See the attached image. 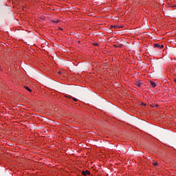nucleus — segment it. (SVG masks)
<instances>
[{
    "label": "nucleus",
    "instance_id": "obj_1",
    "mask_svg": "<svg viewBox=\"0 0 176 176\" xmlns=\"http://www.w3.org/2000/svg\"><path fill=\"white\" fill-rule=\"evenodd\" d=\"M82 175H90V172L89 170H85L82 172Z\"/></svg>",
    "mask_w": 176,
    "mask_h": 176
},
{
    "label": "nucleus",
    "instance_id": "obj_2",
    "mask_svg": "<svg viewBox=\"0 0 176 176\" xmlns=\"http://www.w3.org/2000/svg\"><path fill=\"white\" fill-rule=\"evenodd\" d=\"M152 87H156V82H153V81H151L150 82Z\"/></svg>",
    "mask_w": 176,
    "mask_h": 176
},
{
    "label": "nucleus",
    "instance_id": "obj_3",
    "mask_svg": "<svg viewBox=\"0 0 176 176\" xmlns=\"http://www.w3.org/2000/svg\"><path fill=\"white\" fill-rule=\"evenodd\" d=\"M154 47H158V48H160V44H159V43H155V44H154Z\"/></svg>",
    "mask_w": 176,
    "mask_h": 176
},
{
    "label": "nucleus",
    "instance_id": "obj_4",
    "mask_svg": "<svg viewBox=\"0 0 176 176\" xmlns=\"http://www.w3.org/2000/svg\"><path fill=\"white\" fill-rule=\"evenodd\" d=\"M136 86H138V87H141V82H137Z\"/></svg>",
    "mask_w": 176,
    "mask_h": 176
},
{
    "label": "nucleus",
    "instance_id": "obj_5",
    "mask_svg": "<svg viewBox=\"0 0 176 176\" xmlns=\"http://www.w3.org/2000/svg\"><path fill=\"white\" fill-rule=\"evenodd\" d=\"M69 98H72L73 100L75 101V102L78 101V99H77V98H72V96L69 97Z\"/></svg>",
    "mask_w": 176,
    "mask_h": 176
},
{
    "label": "nucleus",
    "instance_id": "obj_6",
    "mask_svg": "<svg viewBox=\"0 0 176 176\" xmlns=\"http://www.w3.org/2000/svg\"><path fill=\"white\" fill-rule=\"evenodd\" d=\"M25 89L28 90V91H32V90L28 87H25Z\"/></svg>",
    "mask_w": 176,
    "mask_h": 176
},
{
    "label": "nucleus",
    "instance_id": "obj_7",
    "mask_svg": "<svg viewBox=\"0 0 176 176\" xmlns=\"http://www.w3.org/2000/svg\"><path fill=\"white\" fill-rule=\"evenodd\" d=\"M158 163L157 162H153V166H154V167H156V166H157Z\"/></svg>",
    "mask_w": 176,
    "mask_h": 176
},
{
    "label": "nucleus",
    "instance_id": "obj_8",
    "mask_svg": "<svg viewBox=\"0 0 176 176\" xmlns=\"http://www.w3.org/2000/svg\"><path fill=\"white\" fill-rule=\"evenodd\" d=\"M54 23H60V20L54 21Z\"/></svg>",
    "mask_w": 176,
    "mask_h": 176
},
{
    "label": "nucleus",
    "instance_id": "obj_9",
    "mask_svg": "<svg viewBox=\"0 0 176 176\" xmlns=\"http://www.w3.org/2000/svg\"><path fill=\"white\" fill-rule=\"evenodd\" d=\"M163 47H164V45H160V49H163Z\"/></svg>",
    "mask_w": 176,
    "mask_h": 176
},
{
    "label": "nucleus",
    "instance_id": "obj_10",
    "mask_svg": "<svg viewBox=\"0 0 176 176\" xmlns=\"http://www.w3.org/2000/svg\"><path fill=\"white\" fill-rule=\"evenodd\" d=\"M141 105H144L145 107V105H146V104L144 103V102H142L141 103Z\"/></svg>",
    "mask_w": 176,
    "mask_h": 176
},
{
    "label": "nucleus",
    "instance_id": "obj_11",
    "mask_svg": "<svg viewBox=\"0 0 176 176\" xmlns=\"http://www.w3.org/2000/svg\"><path fill=\"white\" fill-rule=\"evenodd\" d=\"M94 46H98V44H97V43H94Z\"/></svg>",
    "mask_w": 176,
    "mask_h": 176
},
{
    "label": "nucleus",
    "instance_id": "obj_12",
    "mask_svg": "<svg viewBox=\"0 0 176 176\" xmlns=\"http://www.w3.org/2000/svg\"><path fill=\"white\" fill-rule=\"evenodd\" d=\"M114 28H116V29L118 28V26H114Z\"/></svg>",
    "mask_w": 176,
    "mask_h": 176
},
{
    "label": "nucleus",
    "instance_id": "obj_13",
    "mask_svg": "<svg viewBox=\"0 0 176 176\" xmlns=\"http://www.w3.org/2000/svg\"><path fill=\"white\" fill-rule=\"evenodd\" d=\"M174 82H175V83H176V79H174Z\"/></svg>",
    "mask_w": 176,
    "mask_h": 176
},
{
    "label": "nucleus",
    "instance_id": "obj_14",
    "mask_svg": "<svg viewBox=\"0 0 176 176\" xmlns=\"http://www.w3.org/2000/svg\"><path fill=\"white\" fill-rule=\"evenodd\" d=\"M59 30H63V28H60Z\"/></svg>",
    "mask_w": 176,
    "mask_h": 176
},
{
    "label": "nucleus",
    "instance_id": "obj_15",
    "mask_svg": "<svg viewBox=\"0 0 176 176\" xmlns=\"http://www.w3.org/2000/svg\"><path fill=\"white\" fill-rule=\"evenodd\" d=\"M58 74H59V75H60V74H61V72H58Z\"/></svg>",
    "mask_w": 176,
    "mask_h": 176
}]
</instances>
